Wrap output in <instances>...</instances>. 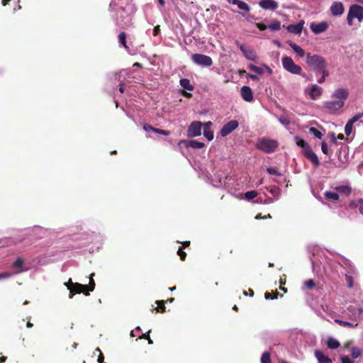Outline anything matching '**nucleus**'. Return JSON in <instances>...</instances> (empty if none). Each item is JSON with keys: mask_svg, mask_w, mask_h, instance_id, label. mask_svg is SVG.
<instances>
[{"mask_svg": "<svg viewBox=\"0 0 363 363\" xmlns=\"http://www.w3.org/2000/svg\"><path fill=\"white\" fill-rule=\"evenodd\" d=\"M306 62L311 69L316 74L322 67H328V63L323 56L311 52L306 54Z\"/></svg>", "mask_w": 363, "mask_h": 363, "instance_id": "f257e3e1", "label": "nucleus"}, {"mask_svg": "<svg viewBox=\"0 0 363 363\" xmlns=\"http://www.w3.org/2000/svg\"><path fill=\"white\" fill-rule=\"evenodd\" d=\"M278 145L279 143L277 140L263 138L257 142L255 147L257 149L260 150L265 153H272L277 150Z\"/></svg>", "mask_w": 363, "mask_h": 363, "instance_id": "f03ea898", "label": "nucleus"}, {"mask_svg": "<svg viewBox=\"0 0 363 363\" xmlns=\"http://www.w3.org/2000/svg\"><path fill=\"white\" fill-rule=\"evenodd\" d=\"M283 67L289 72L294 74H299L303 77H306L305 73H302V68L294 63L291 57L284 56L281 59Z\"/></svg>", "mask_w": 363, "mask_h": 363, "instance_id": "7ed1b4c3", "label": "nucleus"}, {"mask_svg": "<svg viewBox=\"0 0 363 363\" xmlns=\"http://www.w3.org/2000/svg\"><path fill=\"white\" fill-rule=\"evenodd\" d=\"M357 18L359 22L363 20V7L357 4H353L350 7L347 20L350 26H352L353 19Z\"/></svg>", "mask_w": 363, "mask_h": 363, "instance_id": "20e7f679", "label": "nucleus"}, {"mask_svg": "<svg viewBox=\"0 0 363 363\" xmlns=\"http://www.w3.org/2000/svg\"><path fill=\"white\" fill-rule=\"evenodd\" d=\"M192 62L201 67H211L213 65V60L211 57L203 54H193L191 56Z\"/></svg>", "mask_w": 363, "mask_h": 363, "instance_id": "39448f33", "label": "nucleus"}, {"mask_svg": "<svg viewBox=\"0 0 363 363\" xmlns=\"http://www.w3.org/2000/svg\"><path fill=\"white\" fill-rule=\"evenodd\" d=\"M203 123L201 121H194L189 126L187 135L189 137H196L201 134Z\"/></svg>", "mask_w": 363, "mask_h": 363, "instance_id": "423d86ee", "label": "nucleus"}, {"mask_svg": "<svg viewBox=\"0 0 363 363\" xmlns=\"http://www.w3.org/2000/svg\"><path fill=\"white\" fill-rule=\"evenodd\" d=\"M239 125L236 120H231L225 123L220 130V135L225 137L235 130Z\"/></svg>", "mask_w": 363, "mask_h": 363, "instance_id": "0eeeda50", "label": "nucleus"}, {"mask_svg": "<svg viewBox=\"0 0 363 363\" xmlns=\"http://www.w3.org/2000/svg\"><path fill=\"white\" fill-rule=\"evenodd\" d=\"M83 293L85 296H89V292L86 289L85 284H82L79 283H74L72 289L69 288V298H72L74 294Z\"/></svg>", "mask_w": 363, "mask_h": 363, "instance_id": "6e6552de", "label": "nucleus"}, {"mask_svg": "<svg viewBox=\"0 0 363 363\" xmlns=\"http://www.w3.org/2000/svg\"><path fill=\"white\" fill-rule=\"evenodd\" d=\"M363 117V113H359L351 118L345 126V134L349 136L352 132L353 128V124L356 123L358 120Z\"/></svg>", "mask_w": 363, "mask_h": 363, "instance_id": "1a4fd4ad", "label": "nucleus"}, {"mask_svg": "<svg viewBox=\"0 0 363 363\" xmlns=\"http://www.w3.org/2000/svg\"><path fill=\"white\" fill-rule=\"evenodd\" d=\"M310 28L313 33L320 34L327 30L328 28V23L326 21H322L318 23H311Z\"/></svg>", "mask_w": 363, "mask_h": 363, "instance_id": "9d476101", "label": "nucleus"}, {"mask_svg": "<svg viewBox=\"0 0 363 363\" xmlns=\"http://www.w3.org/2000/svg\"><path fill=\"white\" fill-rule=\"evenodd\" d=\"M236 44L240 45V50L247 60L252 61L256 60L257 55L253 49L245 48L244 45L240 44L238 41H236Z\"/></svg>", "mask_w": 363, "mask_h": 363, "instance_id": "9b49d317", "label": "nucleus"}, {"mask_svg": "<svg viewBox=\"0 0 363 363\" xmlns=\"http://www.w3.org/2000/svg\"><path fill=\"white\" fill-rule=\"evenodd\" d=\"M303 155L309 161L313 163L314 166L318 167L320 165L318 157L311 147L304 150Z\"/></svg>", "mask_w": 363, "mask_h": 363, "instance_id": "f8f14e48", "label": "nucleus"}, {"mask_svg": "<svg viewBox=\"0 0 363 363\" xmlns=\"http://www.w3.org/2000/svg\"><path fill=\"white\" fill-rule=\"evenodd\" d=\"M342 101L334 100L325 102V108L330 111H337L343 107Z\"/></svg>", "mask_w": 363, "mask_h": 363, "instance_id": "ddd939ff", "label": "nucleus"}, {"mask_svg": "<svg viewBox=\"0 0 363 363\" xmlns=\"http://www.w3.org/2000/svg\"><path fill=\"white\" fill-rule=\"evenodd\" d=\"M348 91L346 89L340 88L335 91L332 95V98L338 101H342L345 104V101L348 98Z\"/></svg>", "mask_w": 363, "mask_h": 363, "instance_id": "4468645a", "label": "nucleus"}, {"mask_svg": "<svg viewBox=\"0 0 363 363\" xmlns=\"http://www.w3.org/2000/svg\"><path fill=\"white\" fill-rule=\"evenodd\" d=\"M240 95L242 99L247 102L253 101V93L251 88L248 86L241 87Z\"/></svg>", "mask_w": 363, "mask_h": 363, "instance_id": "2eb2a0df", "label": "nucleus"}, {"mask_svg": "<svg viewBox=\"0 0 363 363\" xmlns=\"http://www.w3.org/2000/svg\"><path fill=\"white\" fill-rule=\"evenodd\" d=\"M259 6L265 10H276L279 5L274 0H260L259 2Z\"/></svg>", "mask_w": 363, "mask_h": 363, "instance_id": "dca6fc26", "label": "nucleus"}, {"mask_svg": "<svg viewBox=\"0 0 363 363\" xmlns=\"http://www.w3.org/2000/svg\"><path fill=\"white\" fill-rule=\"evenodd\" d=\"M345 8L342 3L335 1L330 6V12L333 16H340L344 13Z\"/></svg>", "mask_w": 363, "mask_h": 363, "instance_id": "f3484780", "label": "nucleus"}, {"mask_svg": "<svg viewBox=\"0 0 363 363\" xmlns=\"http://www.w3.org/2000/svg\"><path fill=\"white\" fill-rule=\"evenodd\" d=\"M323 92V89L318 86L317 84L312 85L310 91L309 96L312 100H316Z\"/></svg>", "mask_w": 363, "mask_h": 363, "instance_id": "a211bd4d", "label": "nucleus"}, {"mask_svg": "<svg viewBox=\"0 0 363 363\" xmlns=\"http://www.w3.org/2000/svg\"><path fill=\"white\" fill-rule=\"evenodd\" d=\"M315 356L317 358L318 363H333L332 359L320 350H315Z\"/></svg>", "mask_w": 363, "mask_h": 363, "instance_id": "6ab92c4d", "label": "nucleus"}, {"mask_svg": "<svg viewBox=\"0 0 363 363\" xmlns=\"http://www.w3.org/2000/svg\"><path fill=\"white\" fill-rule=\"evenodd\" d=\"M227 1L230 4L237 5L240 9L245 11L247 12L250 11V7L245 1L240 0H227Z\"/></svg>", "mask_w": 363, "mask_h": 363, "instance_id": "aec40b11", "label": "nucleus"}, {"mask_svg": "<svg viewBox=\"0 0 363 363\" xmlns=\"http://www.w3.org/2000/svg\"><path fill=\"white\" fill-rule=\"evenodd\" d=\"M287 43L299 57H303L306 55L305 50L295 43L289 40Z\"/></svg>", "mask_w": 363, "mask_h": 363, "instance_id": "412c9836", "label": "nucleus"}, {"mask_svg": "<svg viewBox=\"0 0 363 363\" xmlns=\"http://www.w3.org/2000/svg\"><path fill=\"white\" fill-rule=\"evenodd\" d=\"M303 30V24L299 23L298 24H291L287 27V30L294 34H301Z\"/></svg>", "mask_w": 363, "mask_h": 363, "instance_id": "4be33fe9", "label": "nucleus"}, {"mask_svg": "<svg viewBox=\"0 0 363 363\" xmlns=\"http://www.w3.org/2000/svg\"><path fill=\"white\" fill-rule=\"evenodd\" d=\"M186 147H190L194 149H201L205 146L204 143L199 142L195 140H188L186 143Z\"/></svg>", "mask_w": 363, "mask_h": 363, "instance_id": "5701e85b", "label": "nucleus"}, {"mask_svg": "<svg viewBox=\"0 0 363 363\" xmlns=\"http://www.w3.org/2000/svg\"><path fill=\"white\" fill-rule=\"evenodd\" d=\"M324 196L325 199L329 201H336L339 199V195L336 192L327 191L324 193Z\"/></svg>", "mask_w": 363, "mask_h": 363, "instance_id": "b1692460", "label": "nucleus"}, {"mask_svg": "<svg viewBox=\"0 0 363 363\" xmlns=\"http://www.w3.org/2000/svg\"><path fill=\"white\" fill-rule=\"evenodd\" d=\"M340 342L333 337H329L327 340V346L330 349H337L340 347Z\"/></svg>", "mask_w": 363, "mask_h": 363, "instance_id": "393cba45", "label": "nucleus"}, {"mask_svg": "<svg viewBox=\"0 0 363 363\" xmlns=\"http://www.w3.org/2000/svg\"><path fill=\"white\" fill-rule=\"evenodd\" d=\"M295 141L298 146L303 148V150H306L307 148H310L311 146L301 138L299 136L295 137Z\"/></svg>", "mask_w": 363, "mask_h": 363, "instance_id": "a878e982", "label": "nucleus"}, {"mask_svg": "<svg viewBox=\"0 0 363 363\" xmlns=\"http://www.w3.org/2000/svg\"><path fill=\"white\" fill-rule=\"evenodd\" d=\"M180 85L186 90L192 91L194 90V86L191 85L190 80L188 79H180Z\"/></svg>", "mask_w": 363, "mask_h": 363, "instance_id": "bb28decb", "label": "nucleus"}, {"mask_svg": "<svg viewBox=\"0 0 363 363\" xmlns=\"http://www.w3.org/2000/svg\"><path fill=\"white\" fill-rule=\"evenodd\" d=\"M335 190L347 196L350 195L352 192V189L348 186H338L335 187Z\"/></svg>", "mask_w": 363, "mask_h": 363, "instance_id": "cd10ccee", "label": "nucleus"}, {"mask_svg": "<svg viewBox=\"0 0 363 363\" xmlns=\"http://www.w3.org/2000/svg\"><path fill=\"white\" fill-rule=\"evenodd\" d=\"M119 43L126 50L128 49L126 42V34L124 32H121L118 36Z\"/></svg>", "mask_w": 363, "mask_h": 363, "instance_id": "c85d7f7f", "label": "nucleus"}, {"mask_svg": "<svg viewBox=\"0 0 363 363\" xmlns=\"http://www.w3.org/2000/svg\"><path fill=\"white\" fill-rule=\"evenodd\" d=\"M94 273L90 274L89 284H85V286L89 292L93 291L95 289V282L94 280Z\"/></svg>", "mask_w": 363, "mask_h": 363, "instance_id": "c756f323", "label": "nucleus"}, {"mask_svg": "<svg viewBox=\"0 0 363 363\" xmlns=\"http://www.w3.org/2000/svg\"><path fill=\"white\" fill-rule=\"evenodd\" d=\"M23 260L20 257H18L13 264V267L18 269L17 270L18 273L23 271Z\"/></svg>", "mask_w": 363, "mask_h": 363, "instance_id": "7c9ffc66", "label": "nucleus"}, {"mask_svg": "<svg viewBox=\"0 0 363 363\" xmlns=\"http://www.w3.org/2000/svg\"><path fill=\"white\" fill-rule=\"evenodd\" d=\"M335 322L338 323L340 325H341L342 327L355 328L357 325V323L356 324H353L352 323H350V322H347V321H344V320H339V319H335Z\"/></svg>", "mask_w": 363, "mask_h": 363, "instance_id": "2f4dec72", "label": "nucleus"}, {"mask_svg": "<svg viewBox=\"0 0 363 363\" xmlns=\"http://www.w3.org/2000/svg\"><path fill=\"white\" fill-rule=\"evenodd\" d=\"M308 130L310 133L313 134L317 138L321 139L323 135L321 131L315 127H310Z\"/></svg>", "mask_w": 363, "mask_h": 363, "instance_id": "473e14b6", "label": "nucleus"}, {"mask_svg": "<svg viewBox=\"0 0 363 363\" xmlns=\"http://www.w3.org/2000/svg\"><path fill=\"white\" fill-rule=\"evenodd\" d=\"M267 27L272 31L279 30L281 29V22L276 21L274 23L269 24Z\"/></svg>", "mask_w": 363, "mask_h": 363, "instance_id": "72a5a7b5", "label": "nucleus"}, {"mask_svg": "<svg viewBox=\"0 0 363 363\" xmlns=\"http://www.w3.org/2000/svg\"><path fill=\"white\" fill-rule=\"evenodd\" d=\"M203 135L209 141L212 140L214 138L213 132L210 128L203 129Z\"/></svg>", "mask_w": 363, "mask_h": 363, "instance_id": "f704fd0d", "label": "nucleus"}, {"mask_svg": "<svg viewBox=\"0 0 363 363\" xmlns=\"http://www.w3.org/2000/svg\"><path fill=\"white\" fill-rule=\"evenodd\" d=\"M271 357L270 353L268 352H265L262 354L261 357V363H271Z\"/></svg>", "mask_w": 363, "mask_h": 363, "instance_id": "c9c22d12", "label": "nucleus"}, {"mask_svg": "<svg viewBox=\"0 0 363 363\" xmlns=\"http://www.w3.org/2000/svg\"><path fill=\"white\" fill-rule=\"evenodd\" d=\"M361 350L357 347H353L351 349V356L353 359L358 358L361 354Z\"/></svg>", "mask_w": 363, "mask_h": 363, "instance_id": "e433bc0d", "label": "nucleus"}, {"mask_svg": "<svg viewBox=\"0 0 363 363\" xmlns=\"http://www.w3.org/2000/svg\"><path fill=\"white\" fill-rule=\"evenodd\" d=\"M156 303L158 305L155 310L160 313L165 312L164 301H157Z\"/></svg>", "mask_w": 363, "mask_h": 363, "instance_id": "4c0bfd02", "label": "nucleus"}, {"mask_svg": "<svg viewBox=\"0 0 363 363\" xmlns=\"http://www.w3.org/2000/svg\"><path fill=\"white\" fill-rule=\"evenodd\" d=\"M279 295V294L277 291L274 293L266 292L264 294V297L266 299H276L278 298Z\"/></svg>", "mask_w": 363, "mask_h": 363, "instance_id": "58836bf2", "label": "nucleus"}, {"mask_svg": "<svg viewBox=\"0 0 363 363\" xmlns=\"http://www.w3.org/2000/svg\"><path fill=\"white\" fill-rule=\"evenodd\" d=\"M257 196V192L256 191H247L245 194V197L247 200L252 199Z\"/></svg>", "mask_w": 363, "mask_h": 363, "instance_id": "ea45409f", "label": "nucleus"}, {"mask_svg": "<svg viewBox=\"0 0 363 363\" xmlns=\"http://www.w3.org/2000/svg\"><path fill=\"white\" fill-rule=\"evenodd\" d=\"M357 204L354 205V202H351V206H358L359 211L361 214L363 215V199H360L357 201Z\"/></svg>", "mask_w": 363, "mask_h": 363, "instance_id": "a19ab883", "label": "nucleus"}, {"mask_svg": "<svg viewBox=\"0 0 363 363\" xmlns=\"http://www.w3.org/2000/svg\"><path fill=\"white\" fill-rule=\"evenodd\" d=\"M151 332V330H149L147 333H143L141 336H140V339H146L148 340V343L152 345L153 344V341L150 337V333Z\"/></svg>", "mask_w": 363, "mask_h": 363, "instance_id": "79ce46f5", "label": "nucleus"}, {"mask_svg": "<svg viewBox=\"0 0 363 363\" xmlns=\"http://www.w3.org/2000/svg\"><path fill=\"white\" fill-rule=\"evenodd\" d=\"M304 285L307 289H313L315 287V284L313 279H308L305 281Z\"/></svg>", "mask_w": 363, "mask_h": 363, "instance_id": "37998d69", "label": "nucleus"}, {"mask_svg": "<svg viewBox=\"0 0 363 363\" xmlns=\"http://www.w3.org/2000/svg\"><path fill=\"white\" fill-rule=\"evenodd\" d=\"M248 67H249V69H250L251 71H253V72H256V73H257V74H262V69L260 67H257V66H256V65H252V64H250V65L248 66Z\"/></svg>", "mask_w": 363, "mask_h": 363, "instance_id": "c03bdc74", "label": "nucleus"}, {"mask_svg": "<svg viewBox=\"0 0 363 363\" xmlns=\"http://www.w3.org/2000/svg\"><path fill=\"white\" fill-rule=\"evenodd\" d=\"M177 255L180 257L181 260L184 261L186 259V253L183 250L182 247L179 248Z\"/></svg>", "mask_w": 363, "mask_h": 363, "instance_id": "a18cd8bd", "label": "nucleus"}, {"mask_svg": "<svg viewBox=\"0 0 363 363\" xmlns=\"http://www.w3.org/2000/svg\"><path fill=\"white\" fill-rule=\"evenodd\" d=\"M318 73L322 74V77L325 78L329 76V72L327 69V67H322L320 70H318Z\"/></svg>", "mask_w": 363, "mask_h": 363, "instance_id": "49530a36", "label": "nucleus"}, {"mask_svg": "<svg viewBox=\"0 0 363 363\" xmlns=\"http://www.w3.org/2000/svg\"><path fill=\"white\" fill-rule=\"evenodd\" d=\"M267 172L269 174H274V175H277V176H281V174L280 172H279L276 169L273 168V167H269L267 169Z\"/></svg>", "mask_w": 363, "mask_h": 363, "instance_id": "de8ad7c7", "label": "nucleus"}, {"mask_svg": "<svg viewBox=\"0 0 363 363\" xmlns=\"http://www.w3.org/2000/svg\"><path fill=\"white\" fill-rule=\"evenodd\" d=\"M153 132H155L156 133H158V134L164 135H169V131L165 130L159 129V128H155Z\"/></svg>", "mask_w": 363, "mask_h": 363, "instance_id": "09e8293b", "label": "nucleus"}, {"mask_svg": "<svg viewBox=\"0 0 363 363\" xmlns=\"http://www.w3.org/2000/svg\"><path fill=\"white\" fill-rule=\"evenodd\" d=\"M321 150H322V152L325 154V155H328L329 154V150H328V145L325 142H322L321 143Z\"/></svg>", "mask_w": 363, "mask_h": 363, "instance_id": "8fccbe9b", "label": "nucleus"}, {"mask_svg": "<svg viewBox=\"0 0 363 363\" xmlns=\"http://www.w3.org/2000/svg\"><path fill=\"white\" fill-rule=\"evenodd\" d=\"M96 351L99 352V356H98V359H97L98 362H99V363L103 362H104V354H103V353L101 352V350H100L99 347H97V348L96 349Z\"/></svg>", "mask_w": 363, "mask_h": 363, "instance_id": "3c124183", "label": "nucleus"}, {"mask_svg": "<svg viewBox=\"0 0 363 363\" xmlns=\"http://www.w3.org/2000/svg\"><path fill=\"white\" fill-rule=\"evenodd\" d=\"M341 363H354L352 360L350 359L348 356H342L341 357Z\"/></svg>", "mask_w": 363, "mask_h": 363, "instance_id": "603ef678", "label": "nucleus"}, {"mask_svg": "<svg viewBox=\"0 0 363 363\" xmlns=\"http://www.w3.org/2000/svg\"><path fill=\"white\" fill-rule=\"evenodd\" d=\"M255 26L260 30H265L268 27L262 23H256Z\"/></svg>", "mask_w": 363, "mask_h": 363, "instance_id": "864d4df0", "label": "nucleus"}, {"mask_svg": "<svg viewBox=\"0 0 363 363\" xmlns=\"http://www.w3.org/2000/svg\"><path fill=\"white\" fill-rule=\"evenodd\" d=\"M143 129L145 130V131H154V129H155V127L152 126L151 125H149V124H145L143 125Z\"/></svg>", "mask_w": 363, "mask_h": 363, "instance_id": "5fc2aeb1", "label": "nucleus"}, {"mask_svg": "<svg viewBox=\"0 0 363 363\" xmlns=\"http://www.w3.org/2000/svg\"><path fill=\"white\" fill-rule=\"evenodd\" d=\"M74 283L72 282V279L69 278V281L65 283V285L67 286V289L69 290V288L72 289V286H74Z\"/></svg>", "mask_w": 363, "mask_h": 363, "instance_id": "6e6d98bb", "label": "nucleus"}, {"mask_svg": "<svg viewBox=\"0 0 363 363\" xmlns=\"http://www.w3.org/2000/svg\"><path fill=\"white\" fill-rule=\"evenodd\" d=\"M11 276V274L9 272H4L0 273V279H7Z\"/></svg>", "mask_w": 363, "mask_h": 363, "instance_id": "4d7b16f0", "label": "nucleus"}, {"mask_svg": "<svg viewBox=\"0 0 363 363\" xmlns=\"http://www.w3.org/2000/svg\"><path fill=\"white\" fill-rule=\"evenodd\" d=\"M272 216L269 213L267 214V216H263V217L262 216V214L261 213H259L256 216L255 218L256 219H261V218H271Z\"/></svg>", "mask_w": 363, "mask_h": 363, "instance_id": "13d9d810", "label": "nucleus"}, {"mask_svg": "<svg viewBox=\"0 0 363 363\" xmlns=\"http://www.w3.org/2000/svg\"><path fill=\"white\" fill-rule=\"evenodd\" d=\"M270 192L273 194H277L279 192V189L277 186H272L270 189Z\"/></svg>", "mask_w": 363, "mask_h": 363, "instance_id": "bf43d9fd", "label": "nucleus"}, {"mask_svg": "<svg viewBox=\"0 0 363 363\" xmlns=\"http://www.w3.org/2000/svg\"><path fill=\"white\" fill-rule=\"evenodd\" d=\"M160 31V26H157L153 29V35L157 36Z\"/></svg>", "mask_w": 363, "mask_h": 363, "instance_id": "052dcab7", "label": "nucleus"}, {"mask_svg": "<svg viewBox=\"0 0 363 363\" xmlns=\"http://www.w3.org/2000/svg\"><path fill=\"white\" fill-rule=\"evenodd\" d=\"M247 77H250V79H252V80H255V81H258L259 80V77L257 75H255V74H247Z\"/></svg>", "mask_w": 363, "mask_h": 363, "instance_id": "680f3d73", "label": "nucleus"}, {"mask_svg": "<svg viewBox=\"0 0 363 363\" xmlns=\"http://www.w3.org/2000/svg\"><path fill=\"white\" fill-rule=\"evenodd\" d=\"M347 282H348V287L349 288H352V277H350V276H347Z\"/></svg>", "mask_w": 363, "mask_h": 363, "instance_id": "e2e57ef3", "label": "nucleus"}, {"mask_svg": "<svg viewBox=\"0 0 363 363\" xmlns=\"http://www.w3.org/2000/svg\"><path fill=\"white\" fill-rule=\"evenodd\" d=\"M182 95L185 97L190 98L192 96V94L191 93L186 92L184 90H182Z\"/></svg>", "mask_w": 363, "mask_h": 363, "instance_id": "0e129e2a", "label": "nucleus"}, {"mask_svg": "<svg viewBox=\"0 0 363 363\" xmlns=\"http://www.w3.org/2000/svg\"><path fill=\"white\" fill-rule=\"evenodd\" d=\"M190 245V241H184L182 242V248L187 247Z\"/></svg>", "mask_w": 363, "mask_h": 363, "instance_id": "69168bd1", "label": "nucleus"}, {"mask_svg": "<svg viewBox=\"0 0 363 363\" xmlns=\"http://www.w3.org/2000/svg\"><path fill=\"white\" fill-rule=\"evenodd\" d=\"M212 125V123L211 121H208L203 124L204 128H210Z\"/></svg>", "mask_w": 363, "mask_h": 363, "instance_id": "338daca9", "label": "nucleus"}, {"mask_svg": "<svg viewBox=\"0 0 363 363\" xmlns=\"http://www.w3.org/2000/svg\"><path fill=\"white\" fill-rule=\"evenodd\" d=\"M325 81V77H321L320 78H319V79H318V82L319 84H323Z\"/></svg>", "mask_w": 363, "mask_h": 363, "instance_id": "774afa93", "label": "nucleus"}]
</instances>
